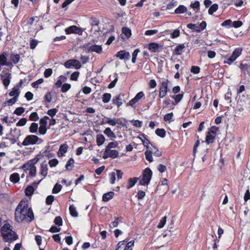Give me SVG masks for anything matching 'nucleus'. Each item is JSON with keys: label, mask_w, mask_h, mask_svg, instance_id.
Here are the masks:
<instances>
[{"label": "nucleus", "mask_w": 250, "mask_h": 250, "mask_svg": "<svg viewBox=\"0 0 250 250\" xmlns=\"http://www.w3.org/2000/svg\"><path fill=\"white\" fill-rule=\"evenodd\" d=\"M22 201L20 202L15 212V219L19 223L27 219L28 205L26 204L22 206Z\"/></svg>", "instance_id": "f257e3e1"}, {"label": "nucleus", "mask_w": 250, "mask_h": 250, "mask_svg": "<svg viewBox=\"0 0 250 250\" xmlns=\"http://www.w3.org/2000/svg\"><path fill=\"white\" fill-rule=\"evenodd\" d=\"M43 142V140L35 135H28L21 144L23 146L29 145H39Z\"/></svg>", "instance_id": "f03ea898"}, {"label": "nucleus", "mask_w": 250, "mask_h": 250, "mask_svg": "<svg viewBox=\"0 0 250 250\" xmlns=\"http://www.w3.org/2000/svg\"><path fill=\"white\" fill-rule=\"evenodd\" d=\"M207 26V23L205 21H203L200 24L188 23L187 27L190 29L195 30L197 32H200L204 30Z\"/></svg>", "instance_id": "7ed1b4c3"}, {"label": "nucleus", "mask_w": 250, "mask_h": 250, "mask_svg": "<svg viewBox=\"0 0 250 250\" xmlns=\"http://www.w3.org/2000/svg\"><path fill=\"white\" fill-rule=\"evenodd\" d=\"M63 65L67 68L74 67L76 69H80L82 66L81 63L79 61L76 59L69 60L64 62Z\"/></svg>", "instance_id": "20e7f679"}, {"label": "nucleus", "mask_w": 250, "mask_h": 250, "mask_svg": "<svg viewBox=\"0 0 250 250\" xmlns=\"http://www.w3.org/2000/svg\"><path fill=\"white\" fill-rule=\"evenodd\" d=\"M168 80L167 79L161 83L159 94V96L160 98H164L166 96L167 94L168 89Z\"/></svg>", "instance_id": "39448f33"}, {"label": "nucleus", "mask_w": 250, "mask_h": 250, "mask_svg": "<svg viewBox=\"0 0 250 250\" xmlns=\"http://www.w3.org/2000/svg\"><path fill=\"white\" fill-rule=\"evenodd\" d=\"M119 156V152L116 150L111 149H105L103 158L106 159L108 157H110L112 159H115Z\"/></svg>", "instance_id": "423d86ee"}, {"label": "nucleus", "mask_w": 250, "mask_h": 250, "mask_svg": "<svg viewBox=\"0 0 250 250\" xmlns=\"http://www.w3.org/2000/svg\"><path fill=\"white\" fill-rule=\"evenodd\" d=\"M115 57L119 58L120 60L127 61L130 57V53L125 50H121L115 54Z\"/></svg>", "instance_id": "0eeeda50"}, {"label": "nucleus", "mask_w": 250, "mask_h": 250, "mask_svg": "<svg viewBox=\"0 0 250 250\" xmlns=\"http://www.w3.org/2000/svg\"><path fill=\"white\" fill-rule=\"evenodd\" d=\"M215 135L216 130L209 129L207 133L206 142L208 144L212 143L215 139Z\"/></svg>", "instance_id": "6e6552de"}, {"label": "nucleus", "mask_w": 250, "mask_h": 250, "mask_svg": "<svg viewBox=\"0 0 250 250\" xmlns=\"http://www.w3.org/2000/svg\"><path fill=\"white\" fill-rule=\"evenodd\" d=\"M152 176V172L151 170L149 168L147 167L144 170L142 179L143 180L146 181V183L149 184L151 180Z\"/></svg>", "instance_id": "1a4fd4ad"}, {"label": "nucleus", "mask_w": 250, "mask_h": 250, "mask_svg": "<svg viewBox=\"0 0 250 250\" xmlns=\"http://www.w3.org/2000/svg\"><path fill=\"white\" fill-rule=\"evenodd\" d=\"M47 122L44 119H41L40 120V126L39 127V132L40 134L44 135L46 133V125Z\"/></svg>", "instance_id": "9d476101"}, {"label": "nucleus", "mask_w": 250, "mask_h": 250, "mask_svg": "<svg viewBox=\"0 0 250 250\" xmlns=\"http://www.w3.org/2000/svg\"><path fill=\"white\" fill-rule=\"evenodd\" d=\"M124 95L120 94L113 97L112 101L114 104L117 105L118 107L121 106L123 103V101H124Z\"/></svg>", "instance_id": "9b49d317"}, {"label": "nucleus", "mask_w": 250, "mask_h": 250, "mask_svg": "<svg viewBox=\"0 0 250 250\" xmlns=\"http://www.w3.org/2000/svg\"><path fill=\"white\" fill-rule=\"evenodd\" d=\"M11 226L9 223L5 224L1 228V235L3 237V239H6L8 240L7 238V235H6V233H8L9 231H12Z\"/></svg>", "instance_id": "f8f14e48"}, {"label": "nucleus", "mask_w": 250, "mask_h": 250, "mask_svg": "<svg viewBox=\"0 0 250 250\" xmlns=\"http://www.w3.org/2000/svg\"><path fill=\"white\" fill-rule=\"evenodd\" d=\"M1 79L2 81L3 84L6 88L10 83L11 79V75L9 73H5L1 75Z\"/></svg>", "instance_id": "ddd939ff"}, {"label": "nucleus", "mask_w": 250, "mask_h": 250, "mask_svg": "<svg viewBox=\"0 0 250 250\" xmlns=\"http://www.w3.org/2000/svg\"><path fill=\"white\" fill-rule=\"evenodd\" d=\"M185 48V43L178 44L173 50V54L177 56L181 55Z\"/></svg>", "instance_id": "4468645a"}, {"label": "nucleus", "mask_w": 250, "mask_h": 250, "mask_svg": "<svg viewBox=\"0 0 250 250\" xmlns=\"http://www.w3.org/2000/svg\"><path fill=\"white\" fill-rule=\"evenodd\" d=\"M6 235H7V238L9 239H3L6 242H11L12 241L16 240L18 238V235L15 232L9 231L8 233H6Z\"/></svg>", "instance_id": "2eb2a0df"}, {"label": "nucleus", "mask_w": 250, "mask_h": 250, "mask_svg": "<svg viewBox=\"0 0 250 250\" xmlns=\"http://www.w3.org/2000/svg\"><path fill=\"white\" fill-rule=\"evenodd\" d=\"M122 31V38L124 40L128 39L131 35V30L128 27H123Z\"/></svg>", "instance_id": "dca6fc26"}, {"label": "nucleus", "mask_w": 250, "mask_h": 250, "mask_svg": "<svg viewBox=\"0 0 250 250\" xmlns=\"http://www.w3.org/2000/svg\"><path fill=\"white\" fill-rule=\"evenodd\" d=\"M12 129H11V131H10V132L9 135L10 136V137H6L4 138L3 139H8L10 141L11 144H14L16 142H17V141L19 139V137L21 135V134H20L17 136H16L15 135L12 134Z\"/></svg>", "instance_id": "f3484780"}, {"label": "nucleus", "mask_w": 250, "mask_h": 250, "mask_svg": "<svg viewBox=\"0 0 250 250\" xmlns=\"http://www.w3.org/2000/svg\"><path fill=\"white\" fill-rule=\"evenodd\" d=\"M88 52H95L98 54L102 53V47L101 45H93L88 49Z\"/></svg>", "instance_id": "a211bd4d"}, {"label": "nucleus", "mask_w": 250, "mask_h": 250, "mask_svg": "<svg viewBox=\"0 0 250 250\" xmlns=\"http://www.w3.org/2000/svg\"><path fill=\"white\" fill-rule=\"evenodd\" d=\"M68 148V146L66 143L61 145L58 153L59 156L60 155L63 156L67 152Z\"/></svg>", "instance_id": "6ab92c4d"}, {"label": "nucleus", "mask_w": 250, "mask_h": 250, "mask_svg": "<svg viewBox=\"0 0 250 250\" xmlns=\"http://www.w3.org/2000/svg\"><path fill=\"white\" fill-rule=\"evenodd\" d=\"M48 167L47 165L45 163H42L41 164L40 174L46 177L47 174Z\"/></svg>", "instance_id": "aec40b11"}, {"label": "nucleus", "mask_w": 250, "mask_h": 250, "mask_svg": "<svg viewBox=\"0 0 250 250\" xmlns=\"http://www.w3.org/2000/svg\"><path fill=\"white\" fill-rule=\"evenodd\" d=\"M104 133L110 138L111 140H113L116 138L115 133L111 130L109 127H107L104 131Z\"/></svg>", "instance_id": "412c9836"}, {"label": "nucleus", "mask_w": 250, "mask_h": 250, "mask_svg": "<svg viewBox=\"0 0 250 250\" xmlns=\"http://www.w3.org/2000/svg\"><path fill=\"white\" fill-rule=\"evenodd\" d=\"M10 60L14 64H17L19 62L21 59L20 55L18 54H15L14 53H12L10 54Z\"/></svg>", "instance_id": "4be33fe9"}, {"label": "nucleus", "mask_w": 250, "mask_h": 250, "mask_svg": "<svg viewBox=\"0 0 250 250\" xmlns=\"http://www.w3.org/2000/svg\"><path fill=\"white\" fill-rule=\"evenodd\" d=\"M114 195V193L113 191H109L104 193L103 196V201L104 202H107L109 201L113 197Z\"/></svg>", "instance_id": "5701e85b"}, {"label": "nucleus", "mask_w": 250, "mask_h": 250, "mask_svg": "<svg viewBox=\"0 0 250 250\" xmlns=\"http://www.w3.org/2000/svg\"><path fill=\"white\" fill-rule=\"evenodd\" d=\"M139 180V178L134 177L133 178H129L128 180V185L126 187L127 189H129L133 187L135 184L137 183L138 180Z\"/></svg>", "instance_id": "b1692460"}, {"label": "nucleus", "mask_w": 250, "mask_h": 250, "mask_svg": "<svg viewBox=\"0 0 250 250\" xmlns=\"http://www.w3.org/2000/svg\"><path fill=\"white\" fill-rule=\"evenodd\" d=\"M160 45L158 43L155 42H151L148 44V49L152 52L157 51Z\"/></svg>", "instance_id": "393cba45"}, {"label": "nucleus", "mask_w": 250, "mask_h": 250, "mask_svg": "<svg viewBox=\"0 0 250 250\" xmlns=\"http://www.w3.org/2000/svg\"><path fill=\"white\" fill-rule=\"evenodd\" d=\"M39 129L38 124L36 123H32L29 128V131L31 133H36Z\"/></svg>", "instance_id": "a878e982"}, {"label": "nucleus", "mask_w": 250, "mask_h": 250, "mask_svg": "<svg viewBox=\"0 0 250 250\" xmlns=\"http://www.w3.org/2000/svg\"><path fill=\"white\" fill-rule=\"evenodd\" d=\"M10 180L14 184L18 183L20 180L19 174L18 173L12 174L10 176Z\"/></svg>", "instance_id": "bb28decb"}, {"label": "nucleus", "mask_w": 250, "mask_h": 250, "mask_svg": "<svg viewBox=\"0 0 250 250\" xmlns=\"http://www.w3.org/2000/svg\"><path fill=\"white\" fill-rule=\"evenodd\" d=\"M187 11V8L183 5H179L175 10L174 13L175 14H182Z\"/></svg>", "instance_id": "cd10ccee"}, {"label": "nucleus", "mask_w": 250, "mask_h": 250, "mask_svg": "<svg viewBox=\"0 0 250 250\" xmlns=\"http://www.w3.org/2000/svg\"><path fill=\"white\" fill-rule=\"evenodd\" d=\"M239 68L242 71H247L248 73L250 75V65L242 62L239 65Z\"/></svg>", "instance_id": "c85d7f7f"}, {"label": "nucleus", "mask_w": 250, "mask_h": 250, "mask_svg": "<svg viewBox=\"0 0 250 250\" xmlns=\"http://www.w3.org/2000/svg\"><path fill=\"white\" fill-rule=\"evenodd\" d=\"M105 141L104 137L102 134H99L97 135L96 137V143L98 146H100L103 145Z\"/></svg>", "instance_id": "c756f323"}, {"label": "nucleus", "mask_w": 250, "mask_h": 250, "mask_svg": "<svg viewBox=\"0 0 250 250\" xmlns=\"http://www.w3.org/2000/svg\"><path fill=\"white\" fill-rule=\"evenodd\" d=\"M69 210L70 215L74 217H77L78 216V213L76 210V208L74 205H71L69 208Z\"/></svg>", "instance_id": "7c9ffc66"}, {"label": "nucleus", "mask_w": 250, "mask_h": 250, "mask_svg": "<svg viewBox=\"0 0 250 250\" xmlns=\"http://www.w3.org/2000/svg\"><path fill=\"white\" fill-rule=\"evenodd\" d=\"M34 190L32 186H28L25 189V194L27 196H31L33 194Z\"/></svg>", "instance_id": "2f4dec72"}, {"label": "nucleus", "mask_w": 250, "mask_h": 250, "mask_svg": "<svg viewBox=\"0 0 250 250\" xmlns=\"http://www.w3.org/2000/svg\"><path fill=\"white\" fill-rule=\"evenodd\" d=\"M74 163V160L72 158H70L68 161L67 162L66 164L65 165V168L66 170H72V167H73V164Z\"/></svg>", "instance_id": "473e14b6"}, {"label": "nucleus", "mask_w": 250, "mask_h": 250, "mask_svg": "<svg viewBox=\"0 0 250 250\" xmlns=\"http://www.w3.org/2000/svg\"><path fill=\"white\" fill-rule=\"evenodd\" d=\"M184 96V92H182V93H179L176 95H171L170 97L172 99H174L176 101V104H178L180 102V101L182 99Z\"/></svg>", "instance_id": "72a5a7b5"}, {"label": "nucleus", "mask_w": 250, "mask_h": 250, "mask_svg": "<svg viewBox=\"0 0 250 250\" xmlns=\"http://www.w3.org/2000/svg\"><path fill=\"white\" fill-rule=\"evenodd\" d=\"M155 133L161 138H164L166 135V131L163 128H157L155 130Z\"/></svg>", "instance_id": "f704fd0d"}, {"label": "nucleus", "mask_w": 250, "mask_h": 250, "mask_svg": "<svg viewBox=\"0 0 250 250\" xmlns=\"http://www.w3.org/2000/svg\"><path fill=\"white\" fill-rule=\"evenodd\" d=\"M20 93L19 89L17 87H14L12 90L9 93V95L10 96H17L18 97Z\"/></svg>", "instance_id": "c9c22d12"}, {"label": "nucleus", "mask_w": 250, "mask_h": 250, "mask_svg": "<svg viewBox=\"0 0 250 250\" xmlns=\"http://www.w3.org/2000/svg\"><path fill=\"white\" fill-rule=\"evenodd\" d=\"M90 24L92 27L98 26L100 21L98 19L95 17H91L89 20Z\"/></svg>", "instance_id": "e433bc0d"}, {"label": "nucleus", "mask_w": 250, "mask_h": 250, "mask_svg": "<svg viewBox=\"0 0 250 250\" xmlns=\"http://www.w3.org/2000/svg\"><path fill=\"white\" fill-rule=\"evenodd\" d=\"M111 98V95L110 93H104L102 97L103 102L104 103H107L110 101Z\"/></svg>", "instance_id": "4c0bfd02"}, {"label": "nucleus", "mask_w": 250, "mask_h": 250, "mask_svg": "<svg viewBox=\"0 0 250 250\" xmlns=\"http://www.w3.org/2000/svg\"><path fill=\"white\" fill-rule=\"evenodd\" d=\"M145 156L147 161H148L149 162H152L153 161L152 151H151L149 149H148L145 152Z\"/></svg>", "instance_id": "58836bf2"}, {"label": "nucleus", "mask_w": 250, "mask_h": 250, "mask_svg": "<svg viewBox=\"0 0 250 250\" xmlns=\"http://www.w3.org/2000/svg\"><path fill=\"white\" fill-rule=\"evenodd\" d=\"M152 148H151V151H152V153L153 152L154 155L157 157H160L162 156V152L160 151L158 148L155 146H152V145H151Z\"/></svg>", "instance_id": "ea45409f"}, {"label": "nucleus", "mask_w": 250, "mask_h": 250, "mask_svg": "<svg viewBox=\"0 0 250 250\" xmlns=\"http://www.w3.org/2000/svg\"><path fill=\"white\" fill-rule=\"evenodd\" d=\"M29 118L31 121H37L39 119V117L36 112H34L30 114Z\"/></svg>", "instance_id": "a19ab883"}, {"label": "nucleus", "mask_w": 250, "mask_h": 250, "mask_svg": "<svg viewBox=\"0 0 250 250\" xmlns=\"http://www.w3.org/2000/svg\"><path fill=\"white\" fill-rule=\"evenodd\" d=\"M76 28V25H72L65 29V32L66 34H70L72 33H75V29Z\"/></svg>", "instance_id": "79ce46f5"}, {"label": "nucleus", "mask_w": 250, "mask_h": 250, "mask_svg": "<svg viewBox=\"0 0 250 250\" xmlns=\"http://www.w3.org/2000/svg\"><path fill=\"white\" fill-rule=\"evenodd\" d=\"M141 136L144 138V139H141L143 145L146 146V149H148L149 146L148 145L150 144L149 140L146 138L144 134H142Z\"/></svg>", "instance_id": "37998d69"}, {"label": "nucleus", "mask_w": 250, "mask_h": 250, "mask_svg": "<svg viewBox=\"0 0 250 250\" xmlns=\"http://www.w3.org/2000/svg\"><path fill=\"white\" fill-rule=\"evenodd\" d=\"M218 8L217 4H213L208 9V12L209 15H212L214 12L216 11Z\"/></svg>", "instance_id": "c03bdc74"}, {"label": "nucleus", "mask_w": 250, "mask_h": 250, "mask_svg": "<svg viewBox=\"0 0 250 250\" xmlns=\"http://www.w3.org/2000/svg\"><path fill=\"white\" fill-rule=\"evenodd\" d=\"M29 174L31 177H35L36 174V167L34 165L29 166Z\"/></svg>", "instance_id": "a18cd8bd"}, {"label": "nucleus", "mask_w": 250, "mask_h": 250, "mask_svg": "<svg viewBox=\"0 0 250 250\" xmlns=\"http://www.w3.org/2000/svg\"><path fill=\"white\" fill-rule=\"evenodd\" d=\"M6 55L7 53L6 52H3L0 55V64L1 65H4V64L3 63H5L7 61Z\"/></svg>", "instance_id": "49530a36"}, {"label": "nucleus", "mask_w": 250, "mask_h": 250, "mask_svg": "<svg viewBox=\"0 0 250 250\" xmlns=\"http://www.w3.org/2000/svg\"><path fill=\"white\" fill-rule=\"evenodd\" d=\"M54 223L59 227L62 225V220L60 216H56L54 220Z\"/></svg>", "instance_id": "de8ad7c7"}, {"label": "nucleus", "mask_w": 250, "mask_h": 250, "mask_svg": "<svg viewBox=\"0 0 250 250\" xmlns=\"http://www.w3.org/2000/svg\"><path fill=\"white\" fill-rule=\"evenodd\" d=\"M62 186L60 184L57 183L54 187L52 189L53 193H57L59 192L62 189Z\"/></svg>", "instance_id": "09e8293b"}, {"label": "nucleus", "mask_w": 250, "mask_h": 250, "mask_svg": "<svg viewBox=\"0 0 250 250\" xmlns=\"http://www.w3.org/2000/svg\"><path fill=\"white\" fill-rule=\"evenodd\" d=\"M118 146V143L117 141L112 142L109 143L108 145L105 147V149H110L112 148H115Z\"/></svg>", "instance_id": "8fccbe9b"}, {"label": "nucleus", "mask_w": 250, "mask_h": 250, "mask_svg": "<svg viewBox=\"0 0 250 250\" xmlns=\"http://www.w3.org/2000/svg\"><path fill=\"white\" fill-rule=\"evenodd\" d=\"M27 211L28 212H27V218H29L30 219L29 220V221L31 222L34 219L33 211L31 208H27Z\"/></svg>", "instance_id": "3c124183"}, {"label": "nucleus", "mask_w": 250, "mask_h": 250, "mask_svg": "<svg viewBox=\"0 0 250 250\" xmlns=\"http://www.w3.org/2000/svg\"><path fill=\"white\" fill-rule=\"evenodd\" d=\"M167 221V217L164 216L161 218V219L160 221V222L159 223L158 225H157V228L159 229H161L164 227L165 225L166 224Z\"/></svg>", "instance_id": "603ef678"}, {"label": "nucleus", "mask_w": 250, "mask_h": 250, "mask_svg": "<svg viewBox=\"0 0 250 250\" xmlns=\"http://www.w3.org/2000/svg\"><path fill=\"white\" fill-rule=\"evenodd\" d=\"M25 111L24 108L23 107H19L17 108L14 111V114L18 116L21 115Z\"/></svg>", "instance_id": "864d4df0"}, {"label": "nucleus", "mask_w": 250, "mask_h": 250, "mask_svg": "<svg viewBox=\"0 0 250 250\" xmlns=\"http://www.w3.org/2000/svg\"><path fill=\"white\" fill-rule=\"evenodd\" d=\"M232 21L230 19H229L223 22H222L221 25L227 28H230L232 27Z\"/></svg>", "instance_id": "5fc2aeb1"}, {"label": "nucleus", "mask_w": 250, "mask_h": 250, "mask_svg": "<svg viewBox=\"0 0 250 250\" xmlns=\"http://www.w3.org/2000/svg\"><path fill=\"white\" fill-rule=\"evenodd\" d=\"M43 82V79L41 78L37 81L32 83L31 85L33 87L37 88L39 87V85L42 83Z\"/></svg>", "instance_id": "6e6d98bb"}, {"label": "nucleus", "mask_w": 250, "mask_h": 250, "mask_svg": "<svg viewBox=\"0 0 250 250\" xmlns=\"http://www.w3.org/2000/svg\"><path fill=\"white\" fill-rule=\"evenodd\" d=\"M71 85L70 84L65 83L62 85L61 91L63 93H65L67 92L71 88Z\"/></svg>", "instance_id": "4d7b16f0"}, {"label": "nucleus", "mask_w": 250, "mask_h": 250, "mask_svg": "<svg viewBox=\"0 0 250 250\" xmlns=\"http://www.w3.org/2000/svg\"><path fill=\"white\" fill-rule=\"evenodd\" d=\"M190 7L194 9H196L197 11L200 10V2L199 1H196L194 3H191Z\"/></svg>", "instance_id": "13d9d810"}, {"label": "nucleus", "mask_w": 250, "mask_h": 250, "mask_svg": "<svg viewBox=\"0 0 250 250\" xmlns=\"http://www.w3.org/2000/svg\"><path fill=\"white\" fill-rule=\"evenodd\" d=\"M180 36V30L179 29H176L174 30L173 32L171 33V38L172 39L176 38Z\"/></svg>", "instance_id": "bf43d9fd"}, {"label": "nucleus", "mask_w": 250, "mask_h": 250, "mask_svg": "<svg viewBox=\"0 0 250 250\" xmlns=\"http://www.w3.org/2000/svg\"><path fill=\"white\" fill-rule=\"evenodd\" d=\"M172 117L173 113L171 112L165 115L164 119L165 121H169V122H171L174 121V120L172 119Z\"/></svg>", "instance_id": "052dcab7"}, {"label": "nucleus", "mask_w": 250, "mask_h": 250, "mask_svg": "<svg viewBox=\"0 0 250 250\" xmlns=\"http://www.w3.org/2000/svg\"><path fill=\"white\" fill-rule=\"evenodd\" d=\"M58 111V110L56 108H53L48 110L47 114L51 117L54 116Z\"/></svg>", "instance_id": "680f3d73"}, {"label": "nucleus", "mask_w": 250, "mask_h": 250, "mask_svg": "<svg viewBox=\"0 0 250 250\" xmlns=\"http://www.w3.org/2000/svg\"><path fill=\"white\" fill-rule=\"evenodd\" d=\"M39 42L37 40L32 39L30 42V47L32 49H34L37 46Z\"/></svg>", "instance_id": "e2e57ef3"}, {"label": "nucleus", "mask_w": 250, "mask_h": 250, "mask_svg": "<svg viewBox=\"0 0 250 250\" xmlns=\"http://www.w3.org/2000/svg\"><path fill=\"white\" fill-rule=\"evenodd\" d=\"M236 59V57L231 55L226 61H224L225 63H228L229 64H231Z\"/></svg>", "instance_id": "0e129e2a"}, {"label": "nucleus", "mask_w": 250, "mask_h": 250, "mask_svg": "<svg viewBox=\"0 0 250 250\" xmlns=\"http://www.w3.org/2000/svg\"><path fill=\"white\" fill-rule=\"evenodd\" d=\"M110 177V183L111 184H113L115 183L116 180V173L114 172H112L109 174Z\"/></svg>", "instance_id": "69168bd1"}, {"label": "nucleus", "mask_w": 250, "mask_h": 250, "mask_svg": "<svg viewBox=\"0 0 250 250\" xmlns=\"http://www.w3.org/2000/svg\"><path fill=\"white\" fill-rule=\"evenodd\" d=\"M59 161L57 159H53L49 160L48 164L50 167H55L58 164Z\"/></svg>", "instance_id": "338daca9"}, {"label": "nucleus", "mask_w": 250, "mask_h": 250, "mask_svg": "<svg viewBox=\"0 0 250 250\" xmlns=\"http://www.w3.org/2000/svg\"><path fill=\"white\" fill-rule=\"evenodd\" d=\"M27 122V120L25 118H23L20 120L19 122L16 124L17 126H21L24 125Z\"/></svg>", "instance_id": "774afa93"}]
</instances>
